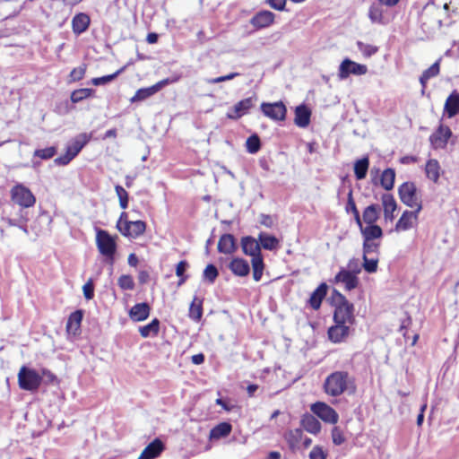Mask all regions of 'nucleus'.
Listing matches in <instances>:
<instances>
[{"label": "nucleus", "mask_w": 459, "mask_h": 459, "mask_svg": "<svg viewBox=\"0 0 459 459\" xmlns=\"http://www.w3.org/2000/svg\"><path fill=\"white\" fill-rule=\"evenodd\" d=\"M189 317L195 322H199L203 316V300L195 297L189 307Z\"/></svg>", "instance_id": "58836bf2"}, {"label": "nucleus", "mask_w": 459, "mask_h": 459, "mask_svg": "<svg viewBox=\"0 0 459 459\" xmlns=\"http://www.w3.org/2000/svg\"><path fill=\"white\" fill-rule=\"evenodd\" d=\"M247 151L251 153H256L261 148V141L256 134L250 135L246 141Z\"/></svg>", "instance_id": "49530a36"}, {"label": "nucleus", "mask_w": 459, "mask_h": 459, "mask_svg": "<svg viewBox=\"0 0 459 459\" xmlns=\"http://www.w3.org/2000/svg\"><path fill=\"white\" fill-rule=\"evenodd\" d=\"M233 274L244 277L249 274L250 266L247 260L239 257L233 258L229 264Z\"/></svg>", "instance_id": "a878e982"}, {"label": "nucleus", "mask_w": 459, "mask_h": 459, "mask_svg": "<svg viewBox=\"0 0 459 459\" xmlns=\"http://www.w3.org/2000/svg\"><path fill=\"white\" fill-rule=\"evenodd\" d=\"M219 275V272L215 265L208 264L203 273L204 279L208 281L209 283H213Z\"/></svg>", "instance_id": "3c124183"}, {"label": "nucleus", "mask_w": 459, "mask_h": 459, "mask_svg": "<svg viewBox=\"0 0 459 459\" xmlns=\"http://www.w3.org/2000/svg\"><path fill=\"white\" fill-rule=\"evenodd\" d=\"M380 242L377 240H363V255H378Z\"/></svg>", "instance_id": "c03bdc74"}, {"label": "nucleus", "mask_w": 459, "mask_h": 459, "mask_svg": "<svg viewBox=\"0 0 459 459\" xmlns=\"http://www.w3.org/2000/svg\"><path fill=\"white\" fill-rule=\"evenodd\" d=\"M117 284L123 290H132L134 289V279L127 274L121 275L117 280Z\"/></svg>", "instance_id": "09e8293b"}, {"label": "nucleus", "mask_w": 459, "mask_h": 459, "mask_svg": "<svg viewBox=\"0 0 459 459\" xmlns=\"http://www.w3.org/2000/svg\"><path fill=\"white\" fill-rule=\"evenodd\" d=\"M253 268V278L255 281H259L263 276L264 263L263 256H256L251 259Z\"/></svg>", "instance_id": "37998d69"}, {"label": "nucleus", "mask_w": 459, "mask_h": 459, "mask_svg": "<svg viewBox=\"0 0 459 459\" xmlns=\"http://www.w3.org/2000/svg\"><path fill=\"white\" fill-rule=\"evenodd\" d=\"M342 302L335 307L333 321L335 324L352 325L355 318L353 315L354 307L343 296L341 295Z\"/></svg>", "instance_id": "20e7f679"}, {"label": "nucleus", "mask_w": 459, "mask_h": 459, "mask_svg": "<svg viewBox=\"0 0 459 459\" xmlns=\"http://www.w3.org/2000/svg\"><path fill=\"white\" fill-rule=\"evenodd\" d=\"M422 205H419L414 211H404L395 224L396 231H405L414 228L418 223L419 213Z\"/></svg>", "instance_id": "9b49d317"}, {"label": "nucleus", "mask_w": 459, "mask_h": 459, "mask_svg": "<svg viewBox=\"0 0 459 459\" xmlns=\"http://www.w3.org/2000/svg\"><path fill=\"white\" fill-rule=\"evenodd\" d=\"M123 71H124V67L119 69V70H117V72H115V73H113L111 74H108V75H104V76H101V77L93 78L91 80V82L95 86H100V85L107 84V83L112 82L113 80H115Z\"/></svg>", "instance_id": "de8ad7c7"}, {"label": "nucleus", "mask_w": 459, "mask_h": 459, "mask_svg": "<svg viewBox=\"0 0 459 459\" xmlns=\"http://www.w3.org/2000/svg\"><path fill=\"white\" fill-rule=\"evenodd\" d=\"M217 248L220 253L233 254L237 250L236 238L232 234H223L219 239Z\"/></svg>", "instance_id": "5701e85b"}, {"label": "nucleus", "mask_w": 459, "mask_h": 459, "mask_svg": "<svg viewBox=\"0 0 459 459\" xmlns=\"http://www.w3.org/2000/svg\"><path fill=\"white\" fill-rule=\"evenodd\" d=\"M380 207L373 204L365 208L362 213V220L367 225L376 224L379 218Z\"/></svg>", "instance_id": "7c9ffc66"}, {"label": "nucleus", "mask_w": 459, "mask_h": 459, "mask_svg": "<svg viewBox=\"0 0 459 459\" xmlns=\"http://www.w3.org/2000/svg\"><path fill=\"white\" fill-rule=\"evenodd\" d=\"M91 138V134H88L86 133L79 134L68 143L66 151L75 158L82 148L89 143Z\"/></svg>", "instance_id": "a211bd4d"}, {"label": "nucleus", "mask_w": 459, "mask_h": 459, "mask_svg": "<svg viewBox=\"0 0 459 459\" xmlns=\"http://www.w3.org/2000/svg\"><path fill=\"white\" fill-rule=\"evenodd\" d=\"M56 149L55 147H48L45 149H37L34 152V156L39 157L41 160H48L55 156Z\"/></svg>", "instance_id": "864d4df0"}, {"label": "nucleus", "mask_w": 459, "mask_h": 459, "mask_svg": "<svg viewBox=\"0 0 459 459\" xmlns=\"http://www.w3.org/2000/svg\"><path fill=\"white\" fill-rule=\"evenodd\" d=\"M439 62L440 60L436 61L430 67L426 69L420 77V82L424 90L427 82L433 77H436L439 74Z\"/></svg>", "instance_id": "ea45409f"}, {"label": "nucleus", "mask_w": 459, "mask_h": 459, "mask_svg": "<svg viewBox=\"0 0 459 459\" xmlns=\"http://www.w3.org/2000/svg\"><path fill=\"white\" fill-rule=\"evenodd\" d=\"M327 289L326 283L323 282L311 293L308 304L313 309L317 310L320 307L323 299L327 294Z\"/></svg>", "instance_id": "bb28decb"}, {"label": "nucleus", "mask_w": 459, "mask_h": 459, "mask_svg": "<svg viewBox=\"0 0 459 459\" xmlns=\"http://www.w3.org/2000/svg\"><path fill=\"white\" fill-rule=\"evenodd\" d=\"M439 170L440 166L437 160L431 159L428 160L425 172L429 179L432 180L433 182H437L439 178Z\"/></svg>", "instance_id": "a19ab883"}, {"label": "nucleus", "mask_w": 459, "mask_h": 459, "mask_svg": "<svg viewBox=\"0 0 459 459\" xmlns=\"http://www.w3.org/2000/svg\"><path fill=\"white\" fill-rule=\"evenodd\" d=\"M270 6L275 10L282 11L285 8L286 0H267Z\"/></svg>", "instance_id": "338daca9"}, {"label": "nucleus", "mask_w": 459, "mask_h": 459, "mask_svg": "<svg viewBox=\"0 0 459 459\" xmlns=\"http://www.w3.org/2000/svg\"><path fill=\"white\" fill-rule=\"evenodd\" d=\"M354 208H357V206L352 196V191L350 190L348 193L347 204L345 209L347 212H353Z\"/></svg>", "instance_id": "774afa93"}, {"label": "nucleus", "mask_w": 459, "mask_h": 459, "mask_svg": "<svg viewBox=\"0 0 459 459\" xmlns=\"http://www.w3.org/2000/svg\"><path fill=\"white\" fill-rule=\"evenodd\" d=\"M346 271H351L352 273H354L356 276L358 273L361 272V265L359 264V259L352 258L349 261L347 264V268H345Z\"/></svg>", "instance_id": "052dcab7"}, {"label": "nucleus", "mask_w": 459, "mask_h": 459, "mask_svg": "<svg viewBox=\"0 0 459 459\" xmlns=\"http://www.w3.org/2000/svg\"><path fill=\"white\" fill-rule=\"evenodd\" d=\"M311 411L325 423L335 424L339 415L336 411L324 402H316L310 406Z\"/></svg>", "instance_id": "6e6552de"}, {"label": "nucleus", "mask_w": 459, "mask_h": 459, "mask_svg": "<svg viewBox=\"0 0 459 459\" xmlns=\"http://www.w3.org/2000/svg\"><path fill=\"white\" fill-rule=\"evenodd\" d=\"M82 290H83V295L85 297L86 299L90 300L93 298L94 296V285H93V282L91 280H90L89 281H87L83 287H82Z\"/></svg>", "instance_id": "e2e57ef3"}, {"label": "nucleus", "mask_w": 459, "mask_h": 459, "mask_svg": "<svg viewBox=\"0 0 459 459\" xmlns=\"http://www.w3.org/2000/svg\"><path fill=\"white\" fill-rule=\"evenodd\" d=\"M257 98L255 95L252 97L246 98L237 102L233 108L227 113V117L230 119H238L247 113H248L249 109L255 105Z\"/></svg>", "instance_id": "f8f14e48"}, {"label": "nucleus", "mask_w": 459, "mask_h": 459, "mask_svg": "<svg viewBox=\"0 0 459 459\" xmlns=\"http://www.w3.org/2000/svg\"><path fill=\"white\" fill-rule=\"evenodd\" d=\"M362 267L368 273H376L378 264V255H363Z\"/></svg>", "instance_id": "79ce46f5"}, {"label": "nucleus", "mask_w": 459, "mask_h": 459, "mask_svg": "<svg viewBox=\"0 0 459 459\" xmlns=\"http://www.w3.org/2000/svg\"><path fill=\"white\" fill-rule=\"evenodd\" d=\"M96 244L100 253L104 256H111L117 252L116 240L106 230H99L97 231Z\"/></svg>", "instance_id": "423d86ee"}, {"label": "nucleus", "mask_w": 459, "mask_h": 459, "mask_svg": "<svg viewBox=\"0 0 459 459\" xmlns=\"http://www.w3.org/2000/svg\"><path fill=\"white\" fill-rule=\"evenodd\" d=\"M82 320V312L81 310H76L73 312L67 321V328H74L75 330L80 327L81 322Z\"/></svg>", "instance_id": "8fccbe9b"}, {"label": "nucleus", "mask_w": 459, "mask_h": 459, "mask_svg": "<svg viewBox=\"0 0 459 459\" xmlns=\"http://www.w3.org/2000/svg\"><path fill=\"white\" fill-rule=\"evenodd\" d=\"M451 136V129L446 126L440 125L430 135L429 141L434 149H444Z\"/></svg>", "instance_id": "ddd939ff"}, {"label": "nucleus", "mask_w": 459, "mask_h": 459, "mask_svg": "<svg viewBox=\"0 0 459 459\" xmlns=\"http://www.w3.org/2000/svg\"><path fill=\"white\" fill-rule=\"evenodd\" d=\"M357 46H358V49L366 57H370L371 56L376 54L377 51V47H375L373 45H369V44H365V43H363L361 41H358L357 42Z\"/></svg>", "instance_id": "5fc2aeb1"}, {"label": "nucleus", "mask_w": 459, "mask_h": 459, "mask_svg": "<svg viewBox=\"0 0 459 459\" xmlns=\"http://www.w3.org/2000/svg\"><path fill=\"white\" fill-rule=\"evenodd\" d=\"M301 425L305 430L314 435L319 433L321 430V423L311 414H306L303 416Z\"/></svg>", "instance_id": "2f4dec72"}, {"label": "nucleus", "mask_w": 459, "mask_h": 459, "mask_svg": "<svg viewBox=\"0 0 459 459\" xmlns=\"http://www.w3.org/2000/svg\"><path fill=\"white\" fill-rule=\"evenodd\" d=\"M285 438L290 449H297L303 438V431L301 429L290 430L286 433Z\"/></svg>", "instance_id": "c9c22d12"}, {"label": "nucleus", "mask_w": 459, "mask_h": 459, "mask_svg": "<svg viewBox=\"0 0 459 459\" xmlns=\"http://www.w3.org/2000/svg\"><path fill=\"white\" fill-rule=\"evenodd\" d=\"M274 20V13L270 11L258 12L250 21L256 29H263L270 26Z\"/></svg>", "instance_id": "4be33fe9"}, {"label": "nucleus", "mask_w": 459, "mask_h": 459, "mask_svg": "<svg viewBox=\"0 0 459 459\" xmlns=\"http://www.w3.org/2000/svg\"><path fill=\"white\" fill-rule=\"evenodd\" d=\"M335 283H342L347 290H351L359 285V278L351 271L341 268L334 277Z\"/></svg>", "instance_id": "2eb2a0df"}, {"label": "nucleus", "mask_w": 459, "mask_h": 459, "mask_svg": "<svg viewBox=\"0 0 459 459\" xmlns=\"http://www.w3.org/2000/svg\"><path fill=\"white\" fill-rule=\"evenodd\" d=\"M232 430V426L229 422H221L214 426L209 435L211 440H217L228 437Z\"/></svg>", "instance_id": "c85d7f7f"}, {"label": "nucleus", "mask_w": 459, "mask_h": 459, "mask_svg": "<svg viewBox=\"0 0 459 459\" xmlns=\"http://www.w3.org/2000/svg\"><path fill=\"white\" fill-rule=\"evenodd\" d=\"M369 167V160L367 156L358 160L354 163V174L358 180L364 179Z\"/></svg>", "instance_id": "e433bc0d"}, {"label": "nucleus", "mask_w": 459, "mask_h": 459, "mask_svg": "<svg viewBox=\"0 0 459 459\" xmlns=\"http://www.w3.org/2000/svg\"><path fill=\"white\" fill-rule=\"evenodd\" d=\"M328 338L334 343L344 342L350 334V325L335 324L327 332Z\"/></svg>", "instance_id": "dca6fc26"}, {"label": "nucleus", "mask_w": 459, "mask_h": 459, "mask_svg": "<svg viewBox=\"0 0 459 459\" xmlns=\"http://www.w3.org/2000/svg\"><path fill=\"white\" fill-rule=\"evenodd\" d=\"M238 75H239L238 73H230L227 75H223V76H220V77H216V78H209V79H206L205 81L209 84H215V83L232 80Z\"/></svg>", "instance_id": "bf43d9fd"}, {"label": "nucleus", "mask_w": 459, "mask_h": 459, "mask_svg": "<svg viewBox=\"0 0 459 459\" xmlns=\"http://www.w3.org/2000/svg\"><path fill=\"white\" fill-rule=\"evenodd\" d=\"M86 72V65H82L78 67L74 68L70 73V81L71 82H77L83 78Z\"/></svg>", "instance_id": "13d9d810"}, {"label": "nucleus", "mask_w": 459, "mask_h": 459, "mask_svg": "<svg viewBox=\"0 0 459 459\" xmlns=\"http://www.w3.org/2000/svg\"><path fill=\"white\" fill-rule=\"evenodd\" d=\"M383 4L374 3L368 10V18L372 23L385 25L389 22L388 17L384 13Z\"/></svg>", "instance_id": "6ab92c4d"}, {"label": "nucleus", "mask_w": 459, "mask_h": 459, "mask_svg": "<svg viewBox=\"0 0 459 459\" xmlns=\"http://www.w3.org/2000/svg\"><path fill=\"white\" fill-rule=\"evenodd\" d=\"M39 373H40V376H42V383H45L46 385L57 383L56 376L55 374H53L48 368H41Z\"/></svg>", "instance_id": "4d7b16f0"}, {"label": "nucleus", "mask_w": 459, "mask_h": 459, "mask_svg": "<svg viewBox=\"0 0 459 459\" xmlns=\"http://www.w3.org/2000/svg\"><path fill=\"white\" fill-rule=\"evenodd\" d=\"M258 243L265 250H274L279 245V240L274 236L261 232L258 235Z\"/></svg>", "instance_id": "72a5a7b5"}, {"label": "nucleus", "mask_w": 459, "mask_h": 459, "mask_svg": "<svg viewBox=\"0 0 459 459\" xmlns=\"http://www.w3.org/2000/svg\"><path fill=\"white\" fill-rule=\"evenodd\" d=\"M73 159H74V155H72L70 152H68L65 150V153L64 155H61L54 160V162L56 165L59 166H65L67 165Z\"/></svg>", "instance_id": "680f3d73"}, {"label": "nucleus", "mask_w": 459, "mask_h": 459, "mask_svg": "<svg viewBox=\"0 0 459 459\" xmlns=\"http://www.w3.org/2000/svg\"><path fill=\"white\" fill-rule=\"evenodd\" d=\"M401 201L411 208H418L422 205L421 198L417 193V187L413 182H404L398 188Z\"/></svg>", "instance_id": "7ed1b4c3"}, {"label": "nucleus", "mask_w": 459, "mask_h": 459, "mask_svg": "<svg viewBox=\"0 0 459 459\" xmlns=\"http://www.w3.org/2000/svg\"><path fill=\"white\" fill-rule=\"evenodd\" d=\"M169 83V80L164 79L150 87L141 88L136 91L135 94L131 98L130 101L132 103L143 101L150 98L151 96L154 95L158 91H160L164 86L168 85Z\"/></svg>", "instance_id": "4468645a"}, {"label": "nucleus", "mask_w": 459, "mask_h": 459, "mask_svg": "<svg viewBox=\"0 0 459 459\" xmlns=\"http://www.w3.org/2000/svg\"><path fill=\"white\" fill-rule=\"evenodd\" d=\"M325 392L331 396L337 397L344 393L353 394L356 389L354 378L347 371H334L331 373L324 383Z\"/></svg>", "instance_id": "f257e3e1"}, {"label": "nucleus", "mask_w": 459, "mask_h": 459, "mask_svg": "<svg viewBox=\"0 0 459 459\" xmlns=\"http://www.w3.org/2000/svg\"><path fill=\"white\" fill-rule=\"evenodd\" d=\"M90 16L84 13H77L72 20L73 31L76 35L85 32L90 26Z\"/></svg>", "instance_id": "b1692460"}, {"label": "nucleus", "mask_w": 459, "mask_h": 459, "mask_svg": "<svg viewBox=\"0 0 459 459\" xmlns=\"http://www.w3.org/2000/svg\"><path fill=\"white\" fill-rule=\"evenodd\" d=\"M381 201L384 209L385 220L392 221L394 219V212L397 209V204L394 197L391 194H383Z\"/></svg>", "instance_id": "412c9836"}, {"label": "nucleus", "mask_w": 459, "mask_h": 459, "mask_svg": "<svg viewBox=\"0 0 459 459\" xmlns=\"http://www.w3.org/2000/svg\"><path fill=\"white\" fill-rule=\"evenodd\" d=\"M311 110L305 105L301 104L295 108L294 123L299 127H307L310 123Z\"/></svg>", "instance_id": "393cba45"}, {"label": "nucleus", "mask_w": 459, "mask_h": 459, "mask_svg": "<svg viewBox=\"0 0 459 459\" xmlns=\"http://www.w3.org/2000/svg\"><path fill=\"white\" fill-rule=\"evenodd\" d=\"M12 200L22 207H31L36 202V198L31 191L22 184L15 185L11 190Z\"/></svg>", "instance_id": "39448f33"}, {"label": "nucleus", "mask_w": 459, "mask_h": 459, "mask_svg": "<svg viewBox=\"0 0 459 459\" xmlns=\"http://www.w3.org/2000/svg\"><path fill=\"white\" fill-rule=\"evenodd\" d=\"M164 448L165 446L162 441L160 438H155L143 450V452L145 453L149 459H154L162 453Z\"/></svg>", "instance_id": "473e14b6"}, {"label": "nucleus", "mask_w": 459, "mask_h": 459, "mask_svg": "<svg viewBox=\"0 0 459 459\" xmlns=\"http://www.w3.org/2000/svg\"><path fill=\"white\" fill-rule=\"evenodd\" d=\"M445 112L448 117H453L459 114V93L453 91L446 100Z\"/></svg>", "instance_id": "cd10ccee"}, {"label": "nucleus", "mask_w": 459, "mask_h": 459, "mask_svg": "<svg viewBox=\"0 0 459 459\" xmlns=\"http://www.w3.org/2000/svg\"><path fill=\"white\" fill-rule=\"evenodd\" d=\"M116 194L119 199V204L122 209H126L128 206V193L121 186H115Z\"/></svg>", "instance_id": "603ef678"}, {"label": "nucleus", "mask_w": 459, "mask_h": 459, "mask_svg": "<svg viewBox=\"0 0 459 459\" xmlns=\"http://www.w3.org/2000/svg\"><path fill=\"white\" fill-rule=\"evenodd\" d=\"M94 92L92 89L82 88L75 90L71 94V101L73 103H78L89 97Z\"/></svg>", "instance_id": "a18cd8bd"}, {"label": "nucleus", "mask_w": 459, "mask_h": 459, "mask_svg": "<svg viewBox=\"0 0 459 459\" xmlns=\"http://www.w3.org/2000/svg\"><path fill=\"white\" fill-rule=\"evenodd\" d=\"M359 230L363 240H377L383 236L382 229L377 224L363 226Z\"/></svg>", "instance_id": "c756f323"}, {"label": "nucleus", "mask_w": 459, "mask_h": 459, "mask_svg": "<svg viewBox=\"0 0 459 459\" xmlns=\"http://www.w3.org/2000/svg\"><path fill=\"white\" fill-rule=\"evenodd\" d=\"M187 268L188 263L186 260L180 261L176 266V275L178 277H183Z\"/></svg>", "instance_id": "69168bd1"}, {"label": "nucleus", "mask_w": 459, "mask_h": 459, "mask_svg": "<svg viewBox=\"0 0 459 459\" xmlns=\"http://www.w3.org/2000/svg\"><path fill=\"white\" fill-rule=\"evenodd\" d=\"M368 73L366 65L356 63L350 58H345L339 65L338 77L340 80L347 79L351 74L364 75Z\"/></svg>", "instance_id": "0eeeda50"}, {"label": "nucleus", "mask_w": 459, "mask_h": 459, "mask_svg": "<svg viewBox=\"0 0 459 459\" xmlns=\"http://www.w3.org/2000/svg\"><path fill=\"white\" fill-rule=\"evenodd\" d=\"M151 307L146 302L137 303L129 310V316L133 321H144L149 317Z\"/></svg>", "instance_id": "aec40b11"}, {"label": "nucleus", "mask_w": 459, "mask_h": 459, "mask_svg": "<svg viewBox=\"0 0 459 459\" xmlns=\"http://www.w3.org/2000/svg\"><path fill=\"white\" fill-rule=\"evenodd\" d=\"M309 458L310 459H326V455L320 446H314L313 449L310 451Z\"/></svg>", "instance_id": "0e129e2a"}, {"label": "nucleus", "mask_w": 459, "mask_h": 459, "mask_svg": "<svg viewBox=\"0 0 459 459\" xmlns=\"http://www.w3.org/2000/svg\"><path fill=\"white\" fill-rule=\"evenodd\" d=\"M17 377L19 387L31 393L38 391L42 383L40 373L27 366L21 367Z\"/></svg>", "instance_id": "f03ea898"}, {"label": "nucleus", "mask_w": 459, "mask_h": 459, "mask_svg": "<svg viewBox=\"0 0 459 459\" xmlns=\"http://www.w3.org/2000/svg\"><path fill=\"white\" fill-rule=\"evenodd\" d=\"M260 109L265 117L273 121H284L286 118L287 108L282 101L263 102Z\"/></svg>", "instance_id": "1a4fd4ad"}, {"label": "nucleus", "mask_w": 459, "mask_h": 459, "mask_svg": "<svg viewBox=\"0 0 459 459\" xmlns=\"http://www.w3.org/2000/svg\"><path fill=\"white\" fill-rule=\"evenodd\" d=\"M160 331V320L158 318H154L151 323L140 326L139 333L143 338H148L150 336H155L158 334Z\"/></svg>", "instance_id": "4c0bfd02"}, {"label": "nucleus", "mask_w": 459, "mask_h": 459, "mask_svg": "<svg viewBox=\"0 0 459 459\" xmlns=\"http://www.w3.org/2000/svg\"><path fill=\"white\" fill-rule=\"evenodd\" d=\"M332 439H333V443L336 446H340L344 443L345 437L343 436V431L340 427L335 426L333 428Z\"/></svg>", "instance_id": "6e6d98bb"}, {"label": "nucleus", "mask_w": 459, "mask_h": 459, "mask_svg": "<svg viewBox=\"0 0 459 459\" xmlns=\"http://www.w3.org/2000/svg\"><path fill=\"white\" fill-rule=\"evenodd\" d=\"M117 227L122 235L132 238H136L143 232L146 229V224L143 221H117Z\"/></svg>", "instance_id": "9d476101"}, {"label": "nucleus", "mask_w": 459, "mask_h": 459, "mask_svg": "<svg viewBox=\"0 0 459 459\" xmlns=\"http://www.w3.org/2000/svg\"><path fill=\"white\" fill-rule=\"evenodd\" d=\"M241 247L243 253L252 258L263 256L261 254V246L259 245L258 240L251 236L243 237L241 238Z\"/></svg>", "instance_id": "f3484780"}, {"label": "nucleus", "mask_w": 459, "mask_h": 459, "mask_svg": "<svg viewBox=\"0 0 459 459\" xmlns=\"http://www.w3.org/2000/svg\"><path fill=\"white\" fill-rule=\"evenodd\" d=\"M395 179V171L393 169H385L380 177V185L381 186L386 190L390 191L394 188Z\"/></svg>", "instance_id": "f704fd0d"}]
</instances>
